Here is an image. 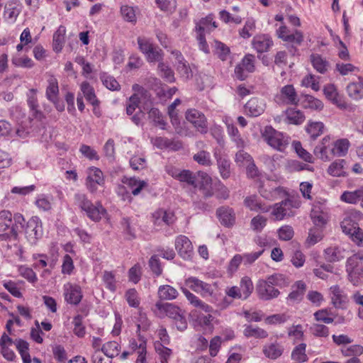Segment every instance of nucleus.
<instances>
[{"label": "nucleus", "instance_id": "obj_1", "mask_svg": "<svg viewBox=\"0 0 363 363\" xmlns=\"http://www.w3.org/2000/svg\"><path fill=\"white\" fill-rule=\"evenodd\" d=\"M286 284L285 277L281 274L269 276L265 280L258 281L256 291L259 298L269 301L279 296V291L275 286H283Z\"/></svg>", "mask_w": 363, "mask_h": 363}, {"label": "nucleus", "instance_id": "obj_2", "mask_svg": "<svg viewBox=\"0 0 363 363\" xmlns=\"http://www.w3.org/2000/svg\"><path fill=\"white\" fill-rule=\"evenodd\" d=\"M74 202L93 221H99L106 213V209L100 203H96V205H94L84 194H76L74 195Z\"/></svg>", "mask_w": 363, "mask_h": 363}, {"label": "nucleus", "instance_id": "obj_3", "mask_svg": "<svg viewBox=\"0 0 363 363\" xmlns=\"http://www.w3.org/2000/svg\"><path fill=\"white\" fill-rule=\"evenodd\" d=\"M262 137L269 145L280 152L284 151L289 144V138L272 126L265 127Z\"/></svg>", "mask_w": 363, "mask_h": 363}, {"label": "nucleus", "instance_id": "obj_4", "mask_svg": "<svg viewBox=\"0 0 363 363\" xmlns=\"http://www.w3.org/2000/svg\"><path fill=\"white\" fill-rule=\"evenodd\" d=\"M17 232L15 230L12 220V215L8 211L0 212V240H7L12 238L16 239Z\"/></svg>", "mask_w": 363, "mask_h": 363}, {"label": "nucleus", "instance_id": "obj_5", "mask_svg": "<svg viewBox=\"0 0 363 363\" xmlns=\"http://www.w3.org/2000/svg\"><path fill=\"white\" fill-rule=\"evenodd\" d=\"M105 179L101 170L97 167H91L87 169L86 187L91 194L97 191L99 186H104Z\"/></svg>", "mask_w": 363, "mask_h": 363}, {"label": "nucleus", "instance_id": "obj_6", "mask_svg": "<svg viewBox=\"0 0 363 363\" xmlns=\"http://www.w3.org/2000/svg\"><path fill=\"white\" fill-rule=\"evenodd\" d=\"M185 117L198 131L202 133L207 132V120L203 113L195 108H190L186 111Z\"/></svg>", "mask_w": 363, "mask_h": 363}, {"label": "nucleus", "instance_id": "obj_7", "mask_svg": "<svg viewBox=\"0 0 363 363\" xmlns=\"http://www.w3.org/2000/svg\"><path fill=\"white\" fill-rule=\"evenodd\" d=\"M255 57L254 55L250 54L246 55L235 68V77L240 80L245 79L248 73H252L255 69Z\"/></svg>", "mask_w": 363, "mask_h": 363}, {"label": "nucleus", "instance_id": "obj_8", "mask_svg": "<svg viewBox=\"0 0 363 363\" xmlns=\"http://www.w3.org/2000/svg\"><path fill=\"white\" fill-rule=\"evenodd\" d=\"M362 216V213L358 210L352 209L346 212L340 224L342 232L349 236L354 234L356 228H359L354 219L361 218Z\"/></svg>", "mask_w": 363, "mask_h": 363}, {"label": "nucleus", "instance_id": "obj_9", "mask_svg": "<svg viewBox=\"0 0 363 363\" xmlns=\"http://www.w3.org/2000/svg\"><path fill=\"white\" fill-rule=\"evenodd\" d=\"M154 312L159 318L168 316L174 320L182 314V310L177 306L170 303L157 302L155 306Z\"/></svg>", "mask_w": 363, "mask_h": 363}, {"label": "nucleus", "instance_id": "obj_10", "mask_svg": "<svg viewBox=\"0 0 363 363\" xmlns=\"http://www.w3.org/2000/svg\"><path fill=\"white\" fill-rule=\"evenodd\" d=\"M275 101L279 104L295 105L298 103V97L293 85L283 86L280 92L275 96Z\"/></svg>", "mask_w": 363, "mask_h": 363}, {"label": "nucleus", "instance_id": "obj_11", "mask_svg": "<svg viewBox=\"0 0 363 363\" xmlns=\"http://www.w3.org/2000/svg\"><path fill=\"white\" fill-rule=\"evenodd\" d=\"M26 235L28 240L34 244L43 235L42 222L38 217H32L26 228Z\"/></svg>", "mask_w": 363, "mask_h": 363}, {"label": "nucleus", "instance_id": "obj_12", "mask_svg": "<svg viewBox=\"0 0 363 363\" xmlns=\"http://www.w3.org/2000/svg\"><path fill=\"white\" fill-rule=\"evenodd\" d=\"M346 272L349 280L354 285H357L359 281V277L363 274V265L357 259H355L354 255L347 259Z\"/></svg>", "mask_w": 363, "mask_h": 363}, {"label": "nucleus", "instance_id": "obj_13", "mask_svg": "<svg viewBox=\"0 0 363 363\" xmlns=\"http://www.w3.org/2000/svg\"><path fill=\"white\" fill-rule=\"evenodd\" d=\"M175 248L179 255L184 259H191L194 248L191 240L185 235H180L175 239Z\"/></svg>", "mask_w": 363, "mask_h": 363}, {"label": "nucleus", "instance_id": "obj_14", "mask_svg": "<svg viewBox=\"0 0 363 363\" xmlns=\"http://www.w3.org/2000/svg\"><path fill=\"white\" fill-rule=\"evenodd\" d=\"M333 143L329 136L324 137L321 142L315 147L314 154L323 161H328L334 157Z\"/></svg>", "mask_w": 363, "mask_h": 363}, {"label": "nucleus", "instance_id": "obj_15", "mask_svg": "<svg viewBox=\"0 0 363 363\" xmlns=\"http://www.w3.org/2000/svg\"><path fill=\"white\" fill-rule=\"evenodd\" d=\"M323 91L326 98L340 109H352L351 106L347 104L339 95L336 87L333 84L326 85Z\"/></svg>", "mask_w": 363, "mask_h": 363}, {"label": "nucleus", "instance_id": "obj_16", "mask_svg": "<svg viewBox=\"0 0 363 363\" xmlns=\"http://www.w3.org/2000/svg\"><path fill=\"white\" fill-rule=\"evenodd\" d=\"M65 301L70 304L77 305L82 298V289L79 285L67 283L64 286Z\"/></svg>", "mask_w": 363, "mask_h": 363}, {"label": "nucleus", "instance_id": "obj_17", "mask_svg": "<svg viewBox=\"0 0 363 363\" xmlns=\"http://www.w3.org/2000/svg\"><path fill=\"white\" fill-rule=\"evenodd\" d=\"M259 192L263 198L269 201L281 199L286 194V191L282 187L272 186L270 184L262 186Z\"/></svg>", "mask_w": 363, "mask_h": 363}, {"label": "nucleus", "instance_id": "obj_18", "mask_svg": "<svg viewBox=\"0 0 363 363\" xmlns=\"http://www.w3.org/2000/svg\"><path fill=\"white\" fill-rule=\"evenodd\" d=\"M21 11V4L18 0H10L4 6V18L6 21L13 23Z\"/></svg>", "mask_w": 363, "mask_h": 363}, {"label": "nucleus", "instance_id": "obj_19", "mask_svg": "<svg viewBox=\"0 0 363 363\" xmlns=\"http://www.w3.org/2000/svg\"><path fill=\"white\" fill-rule=\"evenodd\" d=\"M265 108L264 101L257 97L250 99L245 106L246 113L252 117H257L262 114Z\"/></svg>", "mask_w": 363, "mask_h": 363}, {"label": "nucleus", "instance_id": "obj_20", "mask_svg": "<svg viewBox=\"0 0 363 363\" xmlns=\"http://www.w3.org/2000/svg\"><path fill=\"white\" fill-rule=\"evenodd\" d=\"M340 200L350 204L359 203L363 208V186L354 191H345L340 196Z\"/></svg>", "mask_w": 363, "mask_h": 363}, {"label": "nucleus", "instance_id": "obj_21", "mask_svg": "<svg viewBox=\"0 0 363 363\" xmlns=\"http://www.w3.org/2000/svg\"><path fill=\"white\" fill-rule=\"evenodd\" d=\"M329 291L332 304L336 308H342L347 301V296L344 291L337 285L332 286Z\"/></svg>", "mask_w": 363, "mask_h": 363}, {"label": "nucleus", "instance_id": "obj_22", "mask_svg": "<svg viewBox=\"0 0 363 363\" xmlns=\"http://www.w3.org/2000/svg\"><path fill=\"white\" fill-rule=\"evenodd\" d=\"M284 350L281 343L274 341L265 344L263 347V354L266 357L271 359H277L283 354Z\"/></svg>", "mask_w": 363, "mask_h": 363}, {"label": "nucleus", "instance_id": "obj_23", "mask_svg": "<svg viewBox=\"0 0 363 363\" xmlns=\"http://www.w3.org/2000/svg\"><path fill=\"white\" fill-rule=\"evenodd\" d=\"M217 216L220 223L226 227H230L235 223V215L232 208L220 207L217 210Z\"/></svg>", "mask_w": 363, "mask_h": 363}, {"label": "nucleus", "instance_id": "obj_24", "mask_svg": "<svg viewBox=\"0 0 363 363\" xmlns=\"http://www.w3.org/2000/svg\"><path fill=\"white\" fill-rule=\"evenodd\" d=\"M272 45L273 42L272 39L267 35H257L254 37L252 40L253 48L259 53L267 52Z\"/></svg>", "mask_w": 363, "mask_h": 363}, {"label": "nucleus", "instance_id": "obj_25", "mask_svg": "<svg viewBox=\"0 0 363 363\" xmlns=\"http://www.w3.org/2000/svg\"><path fill=\"white\" fill-rule=\"evenodd\" d=\"M152 143L160 149L169 148L178 150L182 147V144L179 141H172L167 138L156 137L152 138Z\"/></svg>", "mask_w": 363, "mask_h": 363}, {"label": "nucleus", "instance_id": "obj_26", "mask_svg": "<svg viewBox=\"0 0 363 363\" xmlns=\"http://www.w3.org/2000/svg\"><path fill=\"white\" fill-rule=\"evenodd\" d=\"M181 290L185 295L186 298L189 301V303L194 307L199 308L206 313H210L212 311V308L210 306L203 302L196 295L190 292L186 288L181 287Z\"/></svg>", "mask_w": 363, "mask_h": 363}, {"label": "nucleus", "instance_id": "obj_27", "mask_svg": "<svg viewBox=\"0 0 363 363\" xmlns=\"http://www.w3.org/2000/svg\"><path fill=\"white\" fill-rule=\"evenodd\" d=\"M48 85L46 89L47 99L56 103L58 99L59 86L57 79L54 76H50L48 79Z\"/></svg>", "mask_w": 363, "mask_h": 363}, {"label": "nucleus", "instance_id": "obj_28", "mask_svg": "<svg viewBox=\"0 0 363 363\" xmlns=\"http://www.w3.org/2000/svg\"><path fill=\"white\" fill-rule=\"evenodd\" d=\"M217 28L216 23L213 21L212 15H208L204 18L200 20L196 24V33H210L211 30Z\"/></svg>", "mask_w": 363, "mask_h": 363}, {"label": "nucleus", "instance_id": "obj_29", "mask_svg": "<svg viewBox=\"0 0 363 363\" xmlns=\"http://www.w3.org/2000/svg\"><path fill=\"white\" fill-rule=\"evenodd\" d=\"M305 116L302 111L294 108L286 111V121L288 123L300 125L305 121Z\"/></svg>", "mask_w": 363, "mask_h": 363}, {"label": "nucleus", "instance_id": "obj_30", "mask_svg": "<svg viewBox=\"0 0 363 363\" xmlns=\"http://www.w3.org/2000/svg\"><path fill=\"white\" fill-rule=\"evenodd\" d=\"M244 203L246 207L254 211L268 212L269 208L262 204L258 197L255 195H251L245 199Z\"/></svg>", "mask_w": 363, "mask_h": 363}, {"label": "nucleus", "instance_id": "obj_31", "mask_svg": "<svg viewBox=\"0 0 363 363\" xmlns=\"http://www.w3.org/2000/svg\"><path fill=\"white\" fill-rule=\"evenodd\" d=\"M348 95L355 99H359L363 96V79L359 78L358 82L350 83L347 86Z\"/></svg>", "mask_w": 363, "mask_h": 363}, {"label": "nucleus", "instance_id": "obj_32", "mask_svg": "<svg viewBox=\"0 0 363 363\" xmlns=\"http://www.w3.org/2000/svg\"><path fill=\"white\" fill-rule=\"evenodd\" d=\"M147 113L149 119L152 121L155 126H158L162 130L166 129L167 123L158 108H152Z\"/></svg>", "mask_w": 363, "mask_h": 363}, {"label": "nucleus", "instance_id": "obj_33", "mask_svg": "<svg viewBox=\"0 0 363 363\" xmlns=\"http://www.w3.org/2000/svg\"><path fill=\"white\" fill-rule=\"evenodd\" d=\"M66 33V28L60 26L53 35V50L56 52H60L65 44V36Z\"/></svg>", "mask_w": 363, "mask_h": 363}, {"label": "nucleus", "instance_id": "obj_34", "mask_svg": "<svg viewBox=\"0 0 363 363\" xmlns=\"http://www.w3.org/2000/svg\"><path fill=\"white\" fill-rule=\"evenodd\" d=\"M294 288L296 289H293L287 298L288 301L292 303L296 301H299L302 299L304 291L306 290V284L303 281H298L295 284Z\"/></svg>", "mask_w": 363, "mask_h": 363}, {"label": "nucleus", "instance_id": "obj_35", "mask_svg": "<svg viewBox=\"0 0 363 363\" xmlns=\"http://www.w3.org/2000/svg\"><path fill=\"white\" fill-rule=\"evenodd\" d=\"M101 350L108 358L112 359L119 354L121 346L116 341H109L103 345Z\"/></svg>", "mask_w": 363, "mask_h": 363}, {"label": "nucleus", "instance_id": "obj_36", "mask_svg": "<svg viewBox=\"0 0 363 363\" xmlns=\"http://www.w3.org/2000/svg\"><path fill=\"white\" fill-rule=\"evenodd\" d=\"M306 345L301 343L296 346L291 352V359L298 362L303 363L308 361V357L306 353Z\"/></svg>", "mask_w": 363, "mask_h": 363}, {"label": "nucleus", "instance_id": "obj_37", "mask_svg": "<svg viewBox=\"0 0 363 363\" xmlns=\"http://www.w3.org/2000/svg\"><path fill=\"white\" fill-rule=\"evenodd\" d=\"M345 161L342 159L335 160L329 166L328 173L333 177L345 176Z\"/></svg>", "mask_w": 363, "mask_h": 363}, {"label": "nucleus", "instance_id": "obj_38", "mask_svg": "<svg viewBox=\"0 0 363 363\" xmlns=\"http://www.w3.org/2000/svg\"><path fill=\"white\" fill-rule=\"evenodd\" d=\"M178 294L177 289L169 285L160 286L158 289V296L162 300L175 299Z\"/></svg>", "mask_w": 363, "mask_h": 363}, {"label": "nucleus", "instance_id": "obj_39", "mask_svg": "<svg viewBox=\"0 0 363 363\" xmlns=\"http://www.w3.org/2000/svg\"><path fill=\"white\" fill-rule=\"evenodd\" d=\"M238 287L243 299H247L254 289L252 281L248 277H244L241 279Z\"/></svg>", "mask_w": 363, "mask_h": 363}, {"label": "nucleus", "instance_id": "obj_40", "mask_svg": "<svg viewBox=\"0 0 363 363\" xmlns=\"http://www.w3.org/2000/svg\"><path fill=\"white\" fill-rule=\"evenodd\" d=\"M350 143L347 139L337 140L336 142L333 143V150L334 156H344L347 154Z\"/></svg>", "mask_w": 363, "mask_h": 363}, {"label": "nucleus", "instance_id": "obj_41", "mask_svg": "<svg viewBox=\"0 0 363 363\" xmlns=\"http://www.w3.org/2000/svg\"><path fill=\"white\" fill-rule=\"evenodd\" d=\"M311 61L314 69L321 73L324 74L328 67V62L324 60L320 55L313 54L311 55Z\"/></svg>", "mask_w": 363, "mask_h": 363}, {"label": "nucleus", "instance_id": "obj_42", "mask_svg": "<svg viewBox=\"0 0 363 363\" xmlns=\"http://www.w3.org/2000/svg\"><path fill=\"white\" fill-rule=\"evenodd\" d=\"M213 46L214 54L221 60H226L230 52L229 47L218 40H215Z\"/></svg>", "mask_w": 363, "mask_h": 363}, {"label": "nucleus", "instance_id": "obj_43", "mask_svg": "<svg viewBox=\"0 0 363 363\" xmlns=\"http://www.w3.org/2000/svg\"><path fill=\"white\" fill-rule=\"evenodd\" d=\"M243 334L247 337L255 338H266L268 336L266 330L252 325H247L243 330Z\"/></svg>", "mask_w": 363, "mask_h": 363}, {"label": "nucleus", "instance_id": "obj_44", "mask_svg": "<svg viewBox=\"0 0 363 363\" xmlns=\"http://www.w3.org/2000/svg\"><path fill=\"white\" fill-rule=\"evenodd\" d=\"M137 8L128 5H123L121 7V14L124 21L135 24L137 21Z\"/></svg>", "mask_w": 363, "mask_h": 363}, {"label": "nucleus", "instance_id": "obj_45", "mask_svg": "<svg viewBox=\"0 0 363 363\" xmlns=\"http://www.w3.org/2000/svg\"><path fill=\"white\" fill-rule=\"evenodd\" d=\"M81 91L86 100L91 104H96L98 102L94 88L87 82H83L81 84Z\"/></svg>", "mask_w": 363, "mask_h": 363}, {"label": "nucleus", "instance_id": "obj_46", "mask_svg": "<svg viewBox=\"0 0 363 363\" xmlns=\"http://www.w3.org/2000/svg\"><path fill=\"white\" fill-rule=\"evenodd\" d=\"M322 238L323 233L320 228H311L310 229L308 238L306 240V245L307 247H310L320 241Z\"/></svg>", "mask_w": 363, "mask_h": 363}, {"label": "nucleus", "instance_id": "obj_47", "mask_svg": "<svg viewBox=\"0 0 363 363\" xmlns=\"http://www.w3.org/2000/svg\"><path fill=\"white\" fill-rule=\"evenodd\" d=\"M153 217L155 218L156 222L160 223V220L167 225H171L174 222V216L172 212L166 211L164 210H158L154 214Z\"/></svg>", "mask_w": 363, "mask_h": 363}, {"label": "nucleus", "instance_id": "obj_48", "mask_svg": "<svg viewBox=\"0 0 363 363\" xmlns=\"http://www.w3.org/2000/svg\"><path fill=\"white\" fill-rule=\"evenodd\" d=\"M324 125L321 122H309L306 131L313 140L316 139L323 133Z\"/></svg>", "mask_w": 363, "mask_h": 363}, {"label": "nucleus", "instance_id": "obj_49", "mask_svg": "<svg viewBox=\"0 0 363 363\" xmlns=\"http://www.w3.org/2000/svg\"><path fill=\"white\" fill-rule=\"evenodd\" d=\"M126 184L134 196L138 195L141 190L147 186L146 182L135 178L129 179Z\"/></svg>", "mask_w": 363, "mask_h": 363}, {"label": "nucleus", "instance_id": "obj_50", "mask_svg": "<svg viewBox=\"0 0 363 363\" xmlns=\"http://www.w3.org/2000/svg\"><path fill=\"white\" fill-rule=\"evenodd\" d=\"M282 206L286 209L288 216H294L293 208H298L301 206V201L294 197L287 198L281 201Z\"/></svg>", "mask_w": 363, "mask_h": 363}, {"label": "nucleus", "instance_id": "obj_51", "mask_svg": "<svg viewBox=\"0 0 363 363\" xmlns=\"http://www.w3.org/2000/svg\"><path fill=\"white\" fill-rule=\"evenodd\" d=\"M325 259L330 262H337L344 257L341 250L336 247H330L325 250Z\"/></svg>", "mask_w": 363, "mask_h": 363}, {"label": "nucleus", "instance_id": "obj_52", "mask_svg": "<svg viewBox=\"0 0 363 363\" xmlns=\"http://www.w3.org/2000/svg\"><path fill=\"white\" fill-rule=\"evenodd\" d=\"M217 163L219 169L220 174L223 179H228L230 174V161L225 158L219 157H217Z\"/></svg>", "mask_w": 363, "mask_h": 363}, {"label": "nucleus", "instance_id": "obj_53", "mask_svg": "<svg viewBox=\"0 0 363 363\" xmlns=\"http://www.w3.org/2000/svg\"><path fill=\"white\" fill-rule=\"evenodd\" d=\"M292 145L300 158L309 163H312L313 162V155L303 148L301 143L299 141H294Z\"/></svg>", "mask_w": 363, "mask_h": 363}, {"label": "nucleus", "instance_id": "obj_54", "mask_svg": "<svg viewBox=\"0 0 363 363\" xmlns=\"http://www.w3.org/2000/svg\"><path fill=\"white\" fill-rule=\"evenodd\" d=\"M33 259L36 260V262L33 264L35 268H45L49 265L50 268L52 269L55 264L53 259L48 263V257L45 254H34L33 255Z\"/></svg>", "mask_w": 363, "mask_h": 363}, {"label": "nucleus", "instance_id": "obj_55", "mask_svg": "<svg viewBox=\"0 0 363 363\" xmlns=\"http://www.w3.org/2000/svg\"><path fill=\"white\" fill-rule=\"evenodd\" d=\"M158 71L160 75L167 82H173L175 79L174 72L172 69L164 62H160L158 65Z\"/></svg>", "mask_w": 363, "mask_h": 363}, {"label": "nucleus", "instance_id": "obj_56", "mask_svg": "<svg viewBox=\"0 0 363 363\" xmlns=\"http://www.w3.org/2000/svg\"><path fill=\"white\" fill-rule=\"evenodd\" d=\"M177 179L182 182H186L188 184L192 185L194 187L197 186L196 175L189 170L180 171Z\"/></svg>", "mask_w": 363, "mask_h": 363}, {"label": "nucleus", "instance_id": "obj_57", "mask_svg": "<svg viewBox=\"0 0 363 363\" xmlns=\"http://www.w3.org/2000/svg\"><path fill=\"white\" fill-rule=\"evenodd\" d=\"M319 79V77L314 74H308L303 79L302 84L306 87H311L313 90L317 91L320 89Z\"/></svg>", "mask_w": 363, "mask_h": 363}, {"label": "nucleus", "instance_id": "obj_58", "mask_svg": "<svg viewBox=\"0 0 363 363\" xmlns=\"http://www.w3.org/2000/svg\"><path fill=\"white\" fill-rule=\"evenodd\" d=\"M125 299L130 307L138 308L140 303L138 294L135 289H128L125 294Z\"/></svg>", "mask_w": 363, "mask_h": 363}, {"label": "nucleus", "instance_id": "obj_59", "mask_svg": "<svg viewBox=\"0 0 363 363\" xmlns=\"http://www.w3.org/2000/svg\"><path fill=\"white\" fill-rule=\"evenodd\" d=\"M341 352L345 357H356L363 353V347L359 345H352L341 349Z\"/></svg>", "mask_w": 363, "mask_h": 363}, {"label": "nucleus", "instance_id": "obj_60", "mask_svg": "<svg viewBox=\"0 0 363 363\" xmlns=\"http://www.w3.org/2000/svg\"><path fill=\"white\" fill-rule=\"evenodd\" d=\"M21 276L24 277L30 283H35L38 280L37 276L34 271L26 266H20L18 269Z\"/></svg>", "mask_w": 363, "mask_h": 363}, {"label": "nucleus", "instance_id": "obj_61", "mask_svg": "<svg viewBox=\"0 0 363 363\" xmlns=\"http://www.w3.org/2000/svg\"><path fill=\"white\" fill-rule=\"evenodd\" d=\"M310 330L315 337H326L329 335V329L324 325L314 323L311 326Z\"/></svg>", "mask_w": 363, "mask_h": 363}, {"label": "nucleus", "instance_id": "obj_62", "mask_svg": "<svg viewBox=\"0 0 363 363\" xmlns=\"http://www.w3.org/2000/svg\"><path fill=\"white\" fill-rule=\"evenodd\" d=\"M196 184H198L196 187L199 189L211 186L212 179L211 177L204 172L199 171L196 175Z\"/></svg>", "mask_w": 363, "mask_h": 363}, {"label": "nucleus", "instance_id": "obj_63", "mask_svg": "<svg viewBox=\"0 0 363 363\" xmlns=\"http://www.w3.org/2000/svg\"><path fill=\"white\" fill-rule=\"evenodd\" d=\"M194 160L199 164L203 166H210L211 164V155L205 150H201L195 154Z\"/></svg>", "mask_w": 363, "mask_h": 363}, {"label": "nucleus", "instance_id": "obj_64", "mask_svg": "<svg viewBox=\"0 0 363 363\" xmlns=\"http://www.w3.org/2000/svg\"><path fill=\"white\" fill-rule=\"evenodd\" d=\"M235 160L239 166L245 167L250 164V162H251L253 159L250 155L241 150L236 153Z\"/></svg>", "mask_w": 363, "mask_h": 363}]
</instances>
